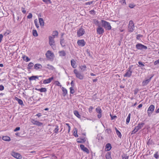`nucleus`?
Returning <instances> with one entry per match:
<instances>
[{
	"label": "nucleus",
	"mask_w": 159,
	"mask_h": 159,
	"mask_svg": "<svg viewBox=\"0 0 159 159\" xmlns=\"http://www.w3.org/2000/svg\"><path fill=\"white\" fill-rule=\"evenodd\" d=\"M64 42V39H61L60 41V43L61 45H63V44Z\"/></svg>",
	"instance_id": "61"
},
{
	"label": "nucleus",
	"mask_w": 159,
	"mask_h": 159,
	"mask_svg": "<svg viewBox=\"0 0 159 159\" xmlns=\"http://www.w3.org/2000/svg\"><path fill=\"white\" fill-rule=\"evenodd\" d=\"M144 124V123L139 124L137 126L140 129H141L143 127Z\"/></svg>",
	"instance_id": "44"
},
{
	"label": "nucleus",
	"mask_w": 159,
	"mask_h": 159,
	"mask_svg": "<svg viewBox=\"0 0 159 159\" xmlns=\"http://www.w3.org/2000/svg\"><path fill=\"white\" fill-rule=\"evenodd\" d=\"M55 83L56 85L57 86H61V85H60V83L58 81H55Z\"/></svg>",
	"instance_id": "51"
},
{
	"label": "nucleus",
	"mask_w": 159,
	"mask_h": 159,
	"mask_svg": "<svg viewBox=\"0 0 159 159\" xmlns=\"http://www.w3.org/2000/svg\"><path fill=\"white\" fill-rule=\"evenodd\" d=\"M76 141L78 143H84L86 141V139L85 138H79L77 139Z\"/></svg>",
	"instance_id": "17"
},
{
	"label": "nucleus",
	"mask_w": 159,
	"mask_h": 159,
	"mask_svg": "<svg viewBox=\"0 0 159 159\" xmlns=\"http://www.w3.org/2000/svg\"><path fill=\"white\" fill-rule=\"evenodd\" d=\"M47 66L48 67H47V68L49 70H53L55 69V68L52 65H50L49 64H48Z\"/></svg>",
	"instance_id": "38"
},
{
	"label": "nucleus",
	"mask_w": 159,
	"mask_h": 159,
	"mask_svg": "<svg viewBox=\"0 0 159 159\" xmlns=\"http://www.w3.org/2000/svg\"><path fill=\"white\" fill-rule=\"evenodd\" d=\"M32 33L33 35L34 36L37 37L38 36V34L36 30H33L32 31Z\"/></svg>",
	"instance_id": "37"
},
{
	"label": "nucleus",
	"mask_w": 159,
	"mask_h": 159,
	"mask_svg": "<svg viewBox=\"0 0 159 159\" xmlns=\"http://www.w3.org/2000/svg\"><path fill=\"white\" fill-rule=\"evenodd\" d=\"M111 144L110 143H107L106 145L105 150L106 151H109L111 149Z\"/></svg>",
	"instance_id": "26"
},
{
	"label": "nucleus",
	"mask_w": 159,
	"mask_h": 159,
	"mask_svg": "<svg viewBox=\"0 0 159 159\" xmlns=\"http://www.w3.org/2000/svg\"><path fill=\"white\" fill-rule=\"evenodd\" d=\"M34 23L35 24V26L37 28H38L39 27V24L38 23V21L37 20H34Z\"/></svg>",
	"instance_id": "43"
},
{
	"label": "nucleus",
	"mask_w": 159,
	"mask_h": 159,
	"mask_svg": "<svg viewBox=\"0 0 159 159\" xmlns=\"http://www.w3.org/2000/svg\"><path fill=\"white\" fill-rule=\"evenodd\" d=\"M36 116H37L38 117H39L41 116L42 115L41 113H38V114H37L36 115Z\"/></svg>",
	"instance_id": "62"
},
{
	"label": "nucleus",
	"mask_w": 159,
	"mask_h": 159,
	"mask_svg": "<svg viewBox=\"0 0 159 159\" xmlns=\"http://www.w3.org/2000/svg\"><path fill=\"white\" fill-rule=\"evenodd\" d=\"M42 67V65L41 64L39 63L35 64L34 66V69L36 70L41 69Z\"/></svg>",
	"instance_id": "19"
},
{
	"label": "nucleus",
	"mask_w": 159,
	"mask_h": 159,
	"mask_svg": "<svg viewBox=\"0 0 159 159\" xmlns=\"http://www.w3.org/2000/svg\"><path fill=\"white\" fill-rule=\"evenodd\" d=\"M135 7V5L134 4H130L129 5V7L130 8H134Z\"/></svg>",
	"instance_id": "49"
},
{
	"label": "nucleus",
	"mask_w": 159,
	"mask_h": 159,
	"mask_svg": "<svg viewBox=\"0 0 159 159\" xmlns=\"http://www.w3.org/2000/svg\"><path fill=\"white\" fill-rule=\"evenodd\" d=\"M106 157L107 159H112L111 153L109 152H107L106 154Z\"/></svg>",
	"instance_id": "35"
},
{
	"label": "nucleus",
	"mask_w": 159,
	"mask_h": 159,
	"mask_svg": "<svg viewBox=\"0 0 159 159\" xmlns=\"http://www.w3.org/2000/svg\"><path fill=\"white\" fill-rule=\"evenodd\" d=\"M54 79V77L52 76L48 79L45 80L43 81V84H47L50 83Z\"/></svg>",
	"instance_id": "16"
},
{
	"label": "nucleus",
	"mask_w": 159,
	"mask_h": 159,
	"mask_svg": "<svg viewBox=\"0 0 159 159\" xmlns=\"http://www.w3.org/2000/svg\"><path fill=\"white\" fill-rule=\"evenodd\" d=\"M65 125L67 126V127H66L65 129L67 130L68 133H69L70 131L71 127L70 126L69 124L68 123H66Z\"/></svg>",
	"instance_id": "25"
},
{
	"label": "nucleus",
	"mask_w": 159,
	"mask_h": 159,
	"mask_svg": "<svg viewBox=\"0 0 159 159\" xmlns=\"http://www.w3.org/2000/svg\"><path fill=\"white\" fill-rule=\"evenodd\" d=\"M4 87L3 85H0V91H2L4 89Z\"/></svg>",
	"instance_id": "57"
},
{
	"label": "nucleus",
	"mask_w": 159,
	"mask_h": 159,
	"mask_svg": "<svg viewBox=\"0 0 159 159\" xmlns=\"http://www.w3.org/2000/svg\"><path fill=\"white\" fill-rule=\"evenodd\" d=\"M138 131V130L137 129H136V128H135V129L132 131L131 134H133L135 133Z\"/></svg>",
	"instance_id": "48"
},
{
	"label": "nucleus",
	"mask_w": 159,
	"mask_h": 159,
	"mask_svg": "<svg viewBox=\"0 0 159 159\" xmlns=\"http://www.w3.org/2000/svg\"><path fill=\"white\" fill-rule=\"evenodd\" d=\"M132 73V71L131 70V68L130 67H129L127 70L124 76V77H130L131 76Z\"/></svg>",
	"instance_id": "7"
},
{
	"label": "nucleus",
	"mask_w": 159,
	"mask_h": 159,
	"mask_svg": "<svg viewBox=\"0 0 159 159\" xmlns=\"http://www.w3.org/2000/svg\"><path fill=\"white\" fill-rule=\"evenodd\" d=\"M122 159H129V156L126 154L122 156Z\"/></svg>",
	"instance_id": "45"
},
{
	"label": "nucleus",
	"mask_w": 159,
	"mask_h": 159,
	"mask_svg": "<svg viewBox=\"0 0 159 159\" xmlns=\"http://www.w3.org/2000/svg\"><path fill=\"white\" fill-rule=\"evenodd\" d=\"M143 106V105L142 104H140L138 107V108H139L142 107Z\"/></svg>",
	"instance_id": "64"
},
{
	"label": "nucleus",
	"mask_w": 159,
	"mask_h": 159,
	"mask_svg": "<svg viewBox=\"0 0 159 159\" xmlns=\"http://www.w3.org/2000/svg\"><path fill=\"white\" fill-rule=\"evenodd\" d=\"M74 115L78 118H80L81 116L79 114L78 111H74Z\"/></svg>",
	"instance_id": "27"
},
{
	"label": "nucleus",
	"mask_w": 159,
	"mask_h": 159,
	"mask_svg": "<svg viewBox=\"0 0 159 159\" xmlns=\"http://www.w3.org/2000/svg\"><path fill=\"white\" fill-rule=\"evenodd\" d=\"M39 21L41 26H43L44 25V22L43 18H39Z\"/></svg>",
	"instance_id": "32"
},
{
	"label": "nucleus",
	"mask_w": 159,
	"mask_h": 159,
	"mask_svg": "<svg viewBox=\"0 0 159 159\" xmlns=\"http://www.w3.org/2000/svg\"><path fill=\"white\" fill-rule=\"evenodd\" d=\"M73 72L77 78L80 80H82L84 79V75L81 74L77 69H74Z\"/></svg>",
	"instance_id": "1"
},
{
	"label": "nucleus",
	"mask_w": 159,
	"mask_h": 159,
	"mask_svg": "<svg viewBox=\"0 0 159 159\" xmlns=\"http://www.w3.org/2000/svg\"><path fill=\"white\" fill-rule=\"evenodd\" d=\"M142 37V35H141L140 34H138L137 36L136 39H140V37Z\"/></svg>",
	"instance_id": "58"
},
{
	"label": "nucleus",
	"mask_w": 159,
	"mask_h": 159,
	"mask_svg": "<svg viewBox=\"0 0 159 159\" xmlns=\"http://www.w3.org/2000/svg\"><path fill=\"white\" fill-rule=\"evenodd\" d=\"M130 116L131 114L130 113H129L128 116L127 117V118L126 119V124H128L129 122L130 118Z\"/></svg>",
	"instance_id": "33"
},
{
	"label": "nucleus",
	"mask_w": 159,
	"mask_h": 159,
	"mask_svg": "<svg viewBox=\"0 0 159 159\" xmlns=\"http://www.w3.org/2000/svg\"><path fill=\"white\" fill-rule=\"evenodd\" d=\"M58 35V32L57 31H54L52 34V36L54 38L57 37Z\"/></svg>",
	"instance_id": "34"
},
{
	"label": "nucleus",
	"mask_w": 159,
	"mask_h": 159,
	"mask_svg": "<svg viewBox=\"0 0 159 159\" xmlns=\"http://www.w3.org/2000/svg\"><path fill=\"white\" fill-rule=\"evenodd\" d=\"M59 55L60 56L63 57L65 56L66 55V53L65 51H59Z\"/></svg>",
	"instance_id": "29"
},
{
	"label": "nucleus",
	"mask_w": 159,
	"mask_h": 159,
	"mask_svg": "<svg viewBox=\"0 0 159 159\" xmlns=\"http://www.w3.org/2000/svg\"><path fill=\"white\" fill-rule=\"evenodd\" d=\"M70 94H73L75 92V90L72 87H70Z\"/></svg>",
	"instance_id": "41"
},
{
	"label": "nucleus",
	"mask_w": 159,
	"mask_h": 159,
	"mask_svg": "<svg viewBox=\"0 0 159 159\" xmlns=\"http://www.w3.org/2000/svg\"><path fill=\"white\" fill-rule=\"evenodd\" d=\"M42 1L46 3H52L51 1L50 0H42Z\"/></svg>",
	"instance_id": "47"
},
{
	"label": "nucleus",
	"mask_w": 159,
	"mask_h": 159,
	"mask_svg": "<svg viewBox=\"0 0 159 159\" xmlns=\"http://www.w3.org/2000/svg\"><path fill=\"white\" fill-rule=\"evenodd\" d=\"M101 23L102 25L107 30H110L111 29V26L110 23L104 20H101Z\"/></svg>",
	"instance_id": "3"
},
{
	"label": "nucleus",
	"mask_w": 159,
	"mask_h": 159,
	"mask_svg": "<svg viewBox=\"0 0 159 159\" xmlns=\"http://www.w3.org/2000/svg\"><path fill=\"white\" fill-rule=\"evenodd\" d=\"M154 109V106L152 104L151 105L147 110V113L149 116H151L152 113L153 112Z\"/></svg>",
	"instance_id": "5"
},
{
	"label": "nucleus",
	"mask_w": 159,
	"mask_h": 159,
	"mask_svg": "<svg viewBox=\"0 0 159 159\" xmlns=\"http://www.w3.org/2000/svg\"><path fill=\"white\" fill-rule=\"evenodd\" d=\"M21 10H22V12L24 13V14H25L26 13V10L25 9V8H24V7H21Z\"/></svg>",
	"instance_id": "52"
},
{
	"label": "nucleus",
	"mask_w": 159,
	"mask_h": 159,
	"mask_svg": "<svg viewBox=\"0 0 159 159\" xmlns=\"http://www.w3.org/2000/svg\"><path fill=\"white\" fill-rule=\"evenodd\" d=\"M77 44L79 46L83 47L85 45L86 42L84 39H80L78 40Z\"/></svg>",
	"instance_id": "10"
},
{
	"label": "nucleus",
	"mask_w": 159,
	"mask_h": 159,
	"mask_svg": "<svg viewBox=\"0 0 159 159\" xmlns=\"http://www.w3.org/2000/svg\"><path fill=\"white\" fill-rule=\"evenodd\" d=\"M15 99L17 101L18 103L20 105H23V101L20 99L18 98L17 97H15Z\"/></svg>",
	"instance_id": "21"
},
{
	"label": "nucleus",
	"mask_w": 159,
	"mask_h": 159,
	"mask_svg": "<svg viewBox=\"0 0 159 159\" xmlns=\"http://www.w3.org/2000/svg\"><path fill=\"white\" fill-rule=\"evenodd\" d=\"M11 155L17 159H21L22 158V156L19 153L15 152H12Z\"/></svg>",
	"instance_id": "8"
},
{
	"label": "nucleus",
	"mask_w": 159,
	"mask_h": 159,
	"mask_svg": "<svg viewBox=\"0 0 159 159\" xmlns=\"http://www.w3.org/2000/svg\"><path fill=\"white\" fill-rule=\"evenodd\" d=\"M54 38L51 36L49 37V44L52 47L55 45V41L54 40Z\"/></svg>",
	"instance_id": "12"
},
{
	"label": "nucleus",
	"mask_w": 159,
	"mask_h": 159,
	"mask_svg": "<svg viewBox=\"0 0 159 159\" xmlns=\"http://www.w3.org/2000/svg\"><path fill=\"white\" fill-rule=\"evenodd\" d=\"M3 35L2 34H0V43L1 42L3 39Z\"/></svg>",
	"instance_id": "60"
},
{
	"label": "nucleus",
	"mask_w": 159,
	"mask_h": 159,
	"mask_svg": "<svg viewBox=\"0 0 159 159\" xmlns=\"http://www.w3.org/2000/svg\"><path fill=\"white\" fill-rule=\"evenodd\" d=\"M159 64V59L158 60L155 61L154 63V64L155 66Z\"/></svg>",
	"instance_id": "46"
},
{
	"label": "nucleus",
	"mask_w": 159,
	"mask_h": 159,
	"mask_svg": "<svg viewBox=\"0 0 159 159\" xmlns=\"http://www.w3.org/2000/svg\"><path fill=\"white\" fill-rule=\"evenodd\" d=\"M158 155L157 152H156L154 154V157L156 159L158 157Z\"/></svg>",
	"instance_id": "54"
},
{
	"label": "nucleus",
	"mask_w": 159,
	"mask_h": 159,
	"mask_svg": "<svg viewBox=\"0 0 159 159\" xmlns=\"http://www.w3.org/2000/svg\"><path fill=\"white\" fill-rule=\"evenodd\" d=\"M70 63L71 66L73 68H75L76 67L77 65L76 64V62L73 59L71 60Z\"/></svg>",
	"instance_id": "20"
},
{
	"label": "nucleus",
	"mask_w": 159,
	"mask_h": 159,
	"mask_svg": "<svg viewBox=\"0 0 159 159\" xmlns=\"http://www.w3.org/2000/svg\"><path fill=\"white\" fill-rule=\"evenodd\" d=\"M20 127H17L15 129H14V132H16L17 131L19 130H20Z\"/></svg>",
	"instance_id": "59"
},
{
	"label": "nucleus",
	"mask_w": 159,
	"mask_h": 159,
	"mask_svg": "<svg viewBox=\"0 0 159 159\" xmlns=\"http://www.w3.org/2000/svg\"><path fill=\"white\" fill-rule=\"evenodd\" d=\"M38 77L37 76H33L29 78V80H35L36 79H38Z\"/></svg>",
	"instance_id": "31"
},
{
	"label": "nucleus",
	"mask_w": 159,
	"mask_h": 159,
	"mask_svg": "<svg viewBox=\"0 0 159 159\" xmlns=\"http://www.w3.org/2000/svg\"><path fill=\"white\" fill-rule=\"evenodd\" d=\"M45 55L47 58L51 61H52L54 57L53 53L50 50H48L47 51Z\"/></svg>",
	"instance_id": "2"
},
{
	"label": "nucleus",
	"mask_w": 159,
	"mask_h": 159,
	"mask_svg": "<svg viewBox=\"0 0 159 159\" xmlns=\"http://www.w3.org/2000/svg\"><path fill=\"white\" fill-rule=\"evenodd\" d=\"M93 109V107H92V106H90L89 109V112L90 113L91 112Z\"/></svg>",
	"instance_id": "53"
},
{
	"label": "nucleus",
	"mask_w": 159,
	"mask_h": 159,
	"mask_svg": "<svg viewBox=\"0 0 159 159\" xmlns=\"http://www.w3.org/2000/svg\"><path fill=\"white\" fill-rule=\"evenodd\" d=\"M59 129L58 126H56V127L54 130V132L56 133H58Z\"/></svg>",
	"instance_id": "42"
},
{
	"label": "nucleus",
	"mask_w": 159,
	"mask_h": 159,
	"mask_svg": "<svg viewBox=\"0 0 159 159\" xmlns=\"http://www.w3.org/2000/svg\"><path fill=\"white\" fill-rule=\"evenodd\" d=\"M80 147L82 150L84 152H86L88 154L89 152V149L86 147H85L84 145L81 144L80 145Z\"/></svg>",
	"instance_id": "14"
},
{
	"label": "nucleus",
	"mask_w": 159,
	"mask_h": 159,
	"mask_svg": "<svg viewBox=\"0 0 159 159\" xmlns=\"http://www.w3.org/2000/svg\"><path fill=\"white\" fill-rule=\"evenodd\" d=\"M136 47L137 49L139 50L147 49V46L140 43L136 44Z\"/></svg>",
	"instance_id": "9"
},
{
	"label": "nucleus",
	"mask_w": 159,
	"mask_h": 159,
	"mask_svg": "<svg viewBox=\"0 0 159 159\" xmlns=\"http://www.w3.org/2000/svg\"><path fill=\"white\" fill-rule=\"evenodd\" d=\"M117 135L118 136V137L120 138L121 137L122 135L120 132L117 129L116 127L115 128Z\"/></svg>",
	"instance_id": "28"
},
{
	"label": "nucleus",
	"mask_w": 159,
	"mask_h": 159,
	"mask_svg": "<svg viewBox=\"0 0 159 159\" xmlns=\"http://www.w3.org/2000/svg\"><path fill=\"white\" fill-rule=\"evenodd\" d=\"M23 59L26 62H28L30 61V59L29 58V57L25 55H23L22 57Z\"/></svg>",
	"instance_id": "24"
},
{
	"label": "nucleus",
	"mask_w": 159,
	"mask_h": 159,
	"mask_svg": "<svg viewBox=\"0 0 159 159\" xmlns=\"http://www.w3.org/2000/svg\"><path fill=\"white\" fill-rule=\"evenodd\" d=\"M32 17V15L31 13H29L28 15L27 16L28 19H30Z\"/></svg>",
	"instance_id": "50"
},
{
	"label": "nucleus",
	"mask_w": 159,
	"mask_h": 159,
	"mask_svg": "<svg viewBox=\"0 0 159 159\" xmlns=\"http://www.w3.org/2000/svg\"><path fill=\"white\" fill-rule=\"evenodd\" d=\"M2 139L6 141H10L11 140L10 138L7 136H2Z\"/></svg>",
	"instance_id": "23"
},
{
	"label": "nucleus",
	"mask_w": 159,
	"mask_h": 159,
	"mask_svg": "<svg viewBox=\"0 0 159 159\" xmlns=\"http://www.w3.org/2000/svg\"><path fill=\"white\" fill-rule=\"evenodd\" d=\"M93 23L95 25H97L98 24L99 22L98 20H93Z\"/></svg>",
	"instance_id": "55"
},
{
	"label": "nucleus",
	"mask_w": 159,
	"mask_h": 159,
	"mask_svg": "<svg viewBox=\"0 0 159 159\" xmlns=\"http://www.w3.org/2000/svg\"><path fill=\"white\" fill-rule=\"evenodd\" d=\"M80 68L82 71H84L85 70L86 68V66L85 65L81 66H79Z\"/></svg>",
	"instance_id": "39"
},
{
	"label": "nucleus",
	"mask_w": 159,
	"mask_h": 159,
	"mask_svg": "<svg viewBox=\"0 0 159 159\" xmlns=\"http://www.w3.org/2000/svg\"><path fill=\"white\" fill-rule=\"evenodd\" d=\"M93 1L88 2L85 3V4L86 5H91L93 3Z\"/></svg>",
	"instance_id": "56"
},
{
	"label": "nucleus",
	"mask_w": 159,
	"mask_h": 159,
	"mask_svg": "<svg viewBox=\"0 0 159 159\" xmlns=\"http://www.w3.org/2000/svg\"><path fill=\"white\" fill-rule=\"evenodd\" d=\"M97 34H102L104 32V29L100 26H98L97 29Z\"/></svg>",
	"instance_id": "13"
},
{
	"label": "nucleus",
	"mask_w": 159,
	"mask_h": 159,
	"mask_svg": "<svg viewBox=\"0 0 159 159\" xmlns=\"http://www.w3.org/2000/svg\"><path fill=\"white\" fill-rule=\"evenodd\" d=\"M134 24L132 20H130L128 25V31L129 32H132L134 30Z\"/></svg>",
	"instance_id": "4"
},
{
	"label": "nucleus",
	"mask_w": 159,
	"mask_h": 159,
	"mask_svg": "<svg viewBox=\"0 0 159 159\" xmlns=\"http://www.w3.org/2000/svg\"><path fill=\"white\" fill-rule=\"evenodd\" d=\"M153 76V75L149 79L143 80L142 82V85L144 86L147 85L151 81V79Z\"/></svg>",
	"instance_id": "15"
},
{
	"label": "nucleus",
	"mask_w": 159,
	"mask_h": 159,
	"mask_svg": "<svg viewBox=\"0 0 159 159\" xmlns=\"http://www.w3.org/2000/svg\"><path fill=\"white\" fill-rule=\"evenodd\" d=\"M90 13L91 14H93V13H95V11L94 10H92L90 11Z\"/></svg>",
	"instance_id": "63"
},
{
	"label": "nucleus",
	"mask_w": 159,
	"mask_h": 159,
	"mask_svg": "<svg viewBox=\"0 0 159 159\" xmlns=\"http://www.w3.org/2000/svg\"><path fill=\"white\" fill-rule=\"evenodd\" d=\"M32 123L33 124L36 125L38 126H40L43 125V123L35 120H33Z\"/></svg>",
	"instance_id": "18"
},
{
	"label": "nucleus",
	"mask_w": 159,
	"mask_h": 159,
	"mask_svg": "<svg viewBox=\"0 0 159 159\" xmlns=\"http://www.w3.org/2000/svg\"><path fill=\"white\" fill-rule=\"evenodd\" d=\"M34 66V64L32 62H30L28 65L27 68L28 69H30L32 67Z\"/></svg>",
	"instance_id": "36"
},
{
	"label": "nucleus",
	"mask_w": 159,
	"mask_h": 159,
	"mask_svg": "<svg viewBox=\"0 0 159 159\" xmlns=\"http://www.w3.org/2000/svg\"><path fill=\"white\" fill-rule=\"evenodd\" d=\"M62 90L63 92V96H65L67 93V90L66 88H64L63 87H62Z\"/></svg>",
	"instance_id": "30"
},
{
	"label": "nucleus",
	"mask_w": 159,
	"mask_h": 159,
	"mask_svg": "<svg viewBox=\"0 0 159 159\" xmlns=\"http://www.w3.org/2000/svg\"><path fill=\"white\" fill-rule=\"evenodd\" d=\"M96 111L98 113L97 116L98 118H100L102 117V111L100 107H99L96 108Z\"/></svg>",
	"instance_id": "11"
},
{
	"label": "nucleus",
	"mask_w": 159,
	"mask_h": 159,
	"mask_svg": "<svg viewBox=\"0 0 159 159\" xmlns=\"http://www.w3.org/2000/svg\"><path fill=\"white\" fill-rule=\"evenodd\" d=\"M35 90L40 91L41 92H46L47 91V89L45 88H42L39 89L35 88Z\"/></svg>",
	"instance_id": "22"
},
{
	"label": "nucleus",
	"mask_w": 159,
	"mask_h": 159,
	"mask_svg": "<svg viewBox=\"0 0 159 159\" xmlns=\"http://www.w3.org/2000/svg\"><path fill=\"white\" fill-rule=\"evenodd\" d=\"M74 135L76 137H77L78 136V135L77 134V129L76 128L75 129L74 131Z\"/></svg>",
	"instance_id": "40"
},
{
	"label": "nucleus",
	"mask_w": 159,
	"mask_h": 159,
	"mask_svg": "<svg viewBox=\"0 0 159 159\" xmlns=\"http://www.w3.org/2000/svg\"><path fill=\"white\" fill-rule=\"evenodd\" d=\"M84 30L82 27L80 28L77 31V34L78 37L82 36L85 33Z\"/></svg>",
	"instance_id": "6"
}]
</instances>
